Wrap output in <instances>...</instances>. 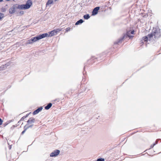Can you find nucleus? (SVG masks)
I'll return each instance as SVG.
<instances>
[{"label": "nucleus", "instance_id": "6ab92c4d", "mask_svg": "<svg viewBox=\"0 0 161 161\" xmlns=\"http://www.w3.org/2000/svg\"><path fill=\"white\" fill-rule=\"evenodd\" d=\"M158 142V140H157L156 142H155V143H154L151 146V147L150 148H152L156 144H157Z\"/></svg>", "mask_w": 161, "mask_h": 161}, {"label": "nucleus", "instance_id": "c756f323", "mask_svg": "<svg viewBox=\"0 0 161 161\" xmlns=\"http://www.w3.org/2000/svg\"><path fill=\"white\" fill-rule=\"evenodd\" d=\"M42 107H41V110L42 109Z\"/></svg>", "mask_w": 161, "mask_h": 161}, {"label": "nucleus", "instance_id": "1a4fd4ad", "mask_svg": "<svg viewBox=\"0 0 161 161\" xmlns=\"http://www.w3.org/2000/svg\"><path fill=\"white\" fill-rule=\"evenodd\" d=\"M148 40V37L147 36H145L142 37L141 41H144L145 42H147Z\"/></svg>", "mask_w": 161, "mask_h": 161}, {"label": "nucleus", "instance_id": "cd10ccee", "mask_svg": "<svg viewBox=\"0 0 161 161\" xmlns=\"http://www.w3.org/2000/svg\"><path fill=\"white\" fill-rule=\"evenodd\" d=\"M24 117H22V118H21V120H23V119H24Z\"/></svg>", "mask_w": 161, "mask_h": 161}, {"label": "nucleus", "instance_id": "2eb2a0df", "mask_svg": "<svg viewBox=\"0 0 161 161\" xmlns=\"http://www.w3.org/2000/svg\"><path fill=\"white\" fill-rule=\"evenodd\" d=\"M49 34H48L47 33H45L42 34V35H41V39L43 38L44 37L48 36Z\"/></svg>", "mask_w": 161, "mask_h": 161}, {"label": "nucleus", "instance_id": "0eeeda50", "mask_svg": "<svg viewBox=\"0 0 161 161\" xmlns=\"http://www.w3.org/2000/svg\"><path fill=\"white\" fill-rule=\"evenodd\" d=\"M15 12V8L14 6L12 7L9 9V12L10 14H13Z\"/></svg>", "mask_w": 161, "mask_h": 161}, {"label": "nucleus", "instance_id": "9b49d317", "mask_svg": "<svg viewBox=\"0 0 161 161\" xmlns=\"http://www.w3.org/2000/svg\"><path fill=\"white\" fill-rule=\"evenodd\" d=\"M34 119L33 118H30L27 121V123H34Z\"/></svg>", "mask_w": 161, "mask_h": 161}, {"label": "nucleus", "instance_id": "ddd939ff", "mask_svg": "<svg viewBox=\"0 0 161 161\" xmlns=\"http://www.w3.org/2000/svg\"><path fill=\"white\" fill-rule=\"evenodd\" d=\"M83 22V21L82 19H80L75 24L76 25H79L82 23Z\"/></svg>", "mask_w": 161, "mask_h": 161}, {"label": "nucleus", "instance_id": "bb28decb", "mask_svg": "<svg viewBox=\"0 0 161 161\" xmlns=\"http://www.w3.org/2000/svg\"><path fill=\"white\" fill-rule=\"evenodd\" d=\"M2 14L0 13V19H1V15H2Z\"/></svg>", "mask_w": 161, "mask_h": 161}, {"label": "nucleus", "instance_id": "f3484780", "mask_svg": "<svg viewBox=\"0 0 161 161\" xmlns=\"http://www.w3.org/2000/svg\"><path fill=\"white\" fill-rule=\"evenodd\" d=\"M83 17L85 19H87L90 18V16L89 14H87L83 16Z\"/></svg>", "mask_w": 161, "mask_h": 161}, {"label": "nucleus", "instance_id": "20e7f679", "mask_svg": "<svg viewBox=\"0 0 161 161\" xmlns=\"http://www.w3.org/2000/svg\"><path fill=\"white\" fill-rule=\"evenodd\" d=\"M62 30L61 29H56L54 30L51 32H49L48 37L52 36L54 35H56L59 32Z\"/></svg>", "mask_w": 161, "mask_h": 161}, {"label": "nucleus", "instance_id": "a211bd4d", "mask_svg": "<svg viewBox=\"0 0 161 161\" xmlns=\"http://www.w3.org/2000/svg\"><path fill=\"white\" fill-rule=\"evenodd\" d=\"M53 3V0H48L46 3V5L47 6L50 4L52 3Z\"/></svg>", "mask_w": 161, "mask_h": 161}, {"label": "nucleus", "instance_id": "423d86ee", "mask_svg": "<svg viewBox=\"0 0 161 161\" xmlns=\"http://www.w3.org/2000/svg\"><path fill=\"white\" fill-rule=\"evenodd\" d=\"M99 9V7H96L93 10L92 12V14L93 15H95L97 13Z\"/></svg>", "mask_w": 161, "mask_h": 161}, {"label": "nucleus", "instance_id": "7ed1b4c3", "mask_svg": "<svg viewBox=\"0 0 161 161\" xmlns=\"http://www.w3.org/2000/svg\"><path fill=\"white\" fill-rule=\"evenodd\" d=\"M40 39V35L38 36L31 38L30 39L26 41V44H31L33 42L37 41V40Z\"/></svg>", "mask_w": 161, "mask_h": 161}, {"label": "nucleus", "instance_id": "aec40b11", "mask_svg": "<svg viewBox=\"0 0 161 161\" xmlns=\"http://www.w3.org/2000/svg\"><path fill=\"white\" fill-rule=\"evenodd\" d=\"M105 159L103 158H100L97 159L96 161H104Z\"/></svg>", "mask_w": 161, "mask_h": 161}, {"label": "nucleus", "instance_id": "a878e982", "mask_svg": "<svg viewBox=\"0 0 161 161\" xmlns=\"http://www.w3.org/2000/svg\"><path fill=\"white\" fill-rule=\"evenodd\" d=\"M20 14H24V12L23 11H21L20 12Z\"/></svg>", "mask_w": 161, "mask_h": 161}, {"label": "nucleus", "instance_id": "9d476101", "mask_svg": "<svg viewBox=\"0 0 161 161\" xmlns=\"http://www.w3.org/2000/svg\"><path fill=\"white\" fill-rule=\"evenodd\" d=\"M40 111V107L39 108L37 109L34 111L33 113V115H36Z\"/></svg>", "mask_w": 161, "mask_h": 161}, {"label": "nucleus", "instance_id": "393cba45", "mask_svg": "<svg viewBox=\"0 0 161 161\" xmlns=\"http://www.w3.org/2000/svg\"><path fill=\"white\" fill-rule=\"evenodd\" d=\"M144 43V42H143V41H140V44H142V45H143Z\"/></svg>", "mask_w": 161, "mask_h": 161}, {"label": "nucleus", "instance_id": "7c9ffc66", "mask_svg": "<svg viewBox=\"0 0 161 161\" xmlns=\"http://www.w3.org/2000/svg\"><path fill=\"white\" fill-rule=\"evenodd\" d=\"M9 149H11V147H10Z\"/></svg>", "mask_w": 161, "mask_h": 161}, {"label": "nucleus", "instance_id": "dca6fc26", "mask_svg": "<svg viewBox=\"0 0 161 161\" xmlns=\"http://www.w3.org/2000/svg\"><path fill=\"white\" fill-rule=\"evenodd\" d=\"M7 66L6 64H5L1 66L0 67V70L3 69H5L7 68Z\"/></svg>", "mask_w": 161, "mask_h": 161}, {"label": "nucleus", "instance_id": "4468645a", "mask_svg": "<svg viewBox=\"0 0 161 161\" xmlns=\"http://www.w3.org/2000/svg\"><path fill=\"white\" fill-rule=\"evenodd\" d=\"M153 36L152 32L151 34H148L147 37H148V40L149 41L150 40Z\"/></svg>", "mask_w": 161, "mask_h": 161}, {"label": "nucleus", "instance_id": "4be33fe9", "mask_svg": "<svg viewBox=\"0 0 161 161\" xmlns=\"http://www.w3.org/2000/svg\"><path fill=\"white\" fill-rule=\"evenodd\" d=\"M130 33H129V31L127 33V35L129 37H130L131 36H130Z\"/></svg>", "mask_w": 161, "mask_h": 161}, {"label": "nucleus", "instance_id": "f257e3e1", "mask_svg": "<svg viewBox=\"0 0 161 161\" xmlns=\"http://www.w3.org/2000/svg\"><path fill=\"white\" fill-rule=\"evenodd\" d=\"M32 4V1L31 0H28L25 4L19 5L17 8L20 9H28L30 8Z\"/></svg>", "mask_w": 161, "mask_h": 161}, {"label": "nucleus", "instance_id": "6e6552de", "mask_svg": "<svg viewBox=\"0 0 161 161\" xmlns=\"http://www.w3.org/2000/svg\"><path fill=\"white\" fill-rule=\"evenodd\" d=\"M32 125H30L29 126H27V125H25L24 127V130L22 132L21 134H23L28 128L30 127H32Z\"/></svg>", "mask_w": 161, "mask_h": 161}, {"label": "nucleus", "instance_id": "412c9836", "mask_svg": "<svg viewBox=\"0 0 161 161\" xmlns=\"http://www.w3.org/2000/svg\"><path fill=\"white\" fill-rule=\"evenodd\" d=\"M70 30V29L69 27H67L66 28V32H67L68 31H69Z\"/></svg>", "mask_w": 161, "mask_h": 161}, {"label": "nucleus", "instance_id": "c85d7f7f", "mask_svg": "<svg viewBox=\"0 0 161 161\" xmlns=\"http://www.w3.org/2000/svg\"><path fill=\"white\" fill-rule=\"evenodd\" d=\"M3 1V0H0V2H2Z\"/></svg>", "mask_w": 161, "mask_h": 161}, {"label": "nucleus", "instance_id": "b1692460", "mask_svg": "<svg viewBox=\"0 0 161 161\" xmlns=\"http://www.w3.org/2000/svg\"><path fill=\"white\" fill-rule=\"evenodd\" d=\"M134 30H133V31H132L131 32H130V34H134Z\"/></svg>", "mask_w": 161, "mask_h": 161}, {"label": "nucleus", "instance_id": "39448f33", "mask_svg": "<svg viewBox=\"0 0 161 161\" xmlns=\"http://www.w3.org/2000/svg\"><path fill=\"white\" fill-rule=\"evenodd\" d=\"M60 153V151L56 149L53 152L50 154V157H55L58 155Z\"/></svg>", "mask_w": 161, "mask_h": 161}, {"label": "nucleus", "instance_id": "f03ea898", "mask_svg": "<svg viewBox=\"0 0 161 161\" xmlns=\"http://www.w3.org/2000/svg\"><path fill=\"white\" fill-rule=\"evenodd\" d=\"M152 33L155 39L158 38L161 36L160 30L156 28H153Z\"/></svg>", "mask_w": 161, "mask_h": 161}, {"label": "nucleus", "instance_id": "5701e85b", "mask_svg": "<svg viewBox=\"0 0 161 161\" xmlns=\"http://www.w3.org/2000/svg\"><path fill=\"white\" fill-rule=\"evenodd\" d=\"M3 122L2 119L0 118V125H1L2 124Z\"/></svg>", "mask_w": 161, "mask_h": 161}, {"label": "nucleus", "instance_id": "f8f14e48", "mask_svg": "<svg viewBox=\"0 0 161 161\" xmlns=\"http://www.w3.org/2000/svg\"><path fill=\"white\" fill-rule=\"evenodd\" d=\"M52 104L51 103H49L47 106H46L45 108L46 110L49 109L52 106Z\"/></svg>", "mask_w": 161, "mask_h": 161}]
</instances>
